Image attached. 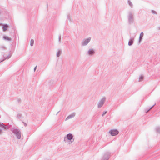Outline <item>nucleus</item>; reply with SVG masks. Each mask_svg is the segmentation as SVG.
I'll return each instance as SVG.
<instances>
[{
	"mask_svg": "<svg viewBox=\"0 0 160 160\" xmlns=\"http://www.w3.org/2000/svg\"><path fill=\"white\" fill-rule=\"evenodd\" d=\"M17 138L19 139L21 137V135H20V133H19V132H18V133H17Z\"/></svg>",
	"mask_w": 160,
	"mask_h": 160,
	"instance_id": "f8f14e48",
	"label": "nucleus"
},
{
	"mask_svg": "<svg viewBox=\"0 0 160 160\" xmlns=\"http://www.w3.org/2000/svg\"><path fill=\"white\" fill-rule=\"evenodd\" d=\"M67 138L69 140H71L72 138V135L71 134H68L67 135Z\"/></svg>",
	"mask_w": 160,
	"mask_h": 160,
	"instance_id": "20e7f679",
	"label": "nucleus"
},
{
	"mask_svg": "<svg viewBox=\"0 0 160 160\" xmlns=\"http://www.w3.org/2000/svg\"><path fill=\"white\" fill-rule=\"evenodd\" d=\"M90 38H88L86 39L84 42L83 43V45H87L90 41Z\"/></svg>",
	"mask_w": 160,
	"mask_h": 160,
	"instance_id": "f03ea898",
	"label": "nucleus"
},
{
	"mask_svg": "<svg viewBox=\"0 0 160 160\" xmlns=\"http://www.w3.org/2000/svg\"><path fill=\"white\" fill-rule=\"evenodd\" d=\"M34 43V40H31L30 41V45L31 46H33Z\"/></svg>",
	"mask_w": 160,
	"mask_h": 160,
	"instance_id": "ddd939ff",
	"label": "nucleus"
},
{
	"mask_svg": "<svg viewBox=\"0 0 160 160\" xmlns=\"http://www.w3.org/2000/svg\"><path fill=\"white\" fill-rule=\"evenodd\" d=\"M58 57H59V55L58 54Z\"/></svg>",
	"mask_w": 160,
	"mask_h": 160,
	"instance_id": "412c9836",
	"label": "nucleus"
},
{
	"mask_svg": "<svg viewBox=\"0 0 160 160\" xmlns=\"http://www.w3.org/2000/svg\"><path fill=\"white\" fill-rule=\"evenodd\" d=\"M109 157H108L106 158V160H108V159H109ZM104 158H105V157L104 158H102V160H104Z\"/></svg>",
	"mask_w": 160,
	"mask_h": 160,
	"instance_id": "2eb2a0df",
	"label": "nucleus"
},
{
	"mask_svg": "<svg viewBox=\"0 0 160 160\" xmlns=\"http://www.w3.org/2000/svg\"><path fill=\"white\" fill-rule=\"evenodd\" d=\"M71 118V116H68V117H67L66 118V119H69V118Z\"/></svg>",
	"mask_w": 160,
	"mask_h": 160,
	"instance_id": "f3484780",
	"label": "nucleus"
},
{
	"mask_svg": "<svg viewBox=\"0 0 160 160\" xmlns=\"http://www.w3.org/2000/svg\"><path fill=\"white\" fill-rule=\"evenodd\" d=\"M143 77L141 76V77H140V79H143Z\"/></svg>",
	"mask_w": 160,
	"mask_h": 160,
	"instance_id": "a211bd4d",
	"label": "nucleus"
},
{
	"mask_svg": "<svg viewBox=\"0 0 160 160\" xmlns=\"http://www.w3.org/2000/svg\"><path fill=\"white\" fill-rule=\"evenodd\" d=\"M4 38L5 40H11V38L8 37H4Z\"/></svg>",
	"mask_w": 160,
	"mask_h": 160,
	"instance_id": "6e6552de",
	"label": "nucleus"
},
{
	"mask_svg": "<svg viewBox=\"0 0 160 160\" xmlns=\"http://www.w3.org/2000/svg\"><path fill=\"white\" fill-rule=\"evenodd\" d=\"M143 33L142 32L140 33V41L141 40V39H142V38L143 37Z\"/></svg>",
	"mask_w": 160,
	"mask_h": 160,
	"instance_id": "423d86ee",
	"label": "nucleus"
},
{
	"mask_svg": "<svg viewBox=\"0 0 160 160\" xmlns=\"http://www.w3.org/2000/svg\"><path fill=\"white\" fill-rule=\"evenodd\" d=\"M109 132L111 135L114 136L118 135L119 132L116 129H112L110 130Z\"/></svg>",
	"mask_w": 160,
	"mask_h": 160,
	"instance_id": "f257e3e1",
	"label": "nucleus"
},
{
	"mask_svg": "<svg viewBox=\"0 0 160 160\" xmlns=\"http://www.w3.org/2000/svg\"><path fill=\"white\" fill-rule=\"evenodd\" d=\"M152 107H151L148 110L147 109H145L144 110V112L146 113H147L148 111H149L152 108Z\"/></svg>",
	"mask_w": 160,
	"mask_h": 160,
	"instance_id": "4468645a",
	"label": "nucleus"
},
{
	"mask_svg": "<svg viewBox=\"0 0 160 160\" xmlns=\"http://www.w3.org/2000/svg\"><path fill=\"white\" fill-rule=\"evenodd\" d=\"M133 42V41L132 40H131L130 41H129L128 42V45H131L132 44Z\"/></svg>",
	"mask_w": 160,
	"mask_h": 160,
	"instance_id": "9d476101",
	"label": "nucleus"
},
{
	"mask_svg": "<svg viewBox=\"0 0 160 160\" xmlns=\"http://www.w3.org/2000/svg\"><path fill=\"white\" fill-rule=\"evenodd\" d=\"M2 132V130L0 129V133H1Z\"/></svg>",
	"mask_w": 160,
	"mask_h": 160,
	"instance_id": "aec40b11",
	"label": "nucleus"
},
{
	"mask_svg": "<svg viewBox=\"0 0 160 160\" xmlns=\"http://www.w3.org/2000/svg\"><path fill=\"white\" fill-rule=\"evenodd\" d=\"M88 53L89 54H92L94 53V51L92 50H90L88 51Z\"/></svg>",
	"mask_w": 160,
	"mask_h": 160,
	"instance_id": "0eeeda50",
	"label": "nucleus"
},
{
	"mask_svg": "<svg viewBox=\"0 0 160 160\" xmlns=\"http://www.w3.org/2000/svg\"><path fill=\"white\" fill-rule=\"evenodd\" d=\"M103 102H100L99 103V104L98 105V107L100 108L101 107L103 104Z\"/></svg>",
	"mask_w": 160,
	"mask_h": 160,
	"instance_id": "1a4fd4ad",
	"label": "nucleus"
},
{
	"mask_svg": "<svg viewBox=\"0 0 160 160\" xmlns=\"http://www.w3.org/2000/svg\"><path fill=\"white\" fill-rule=\"evenodd\" d=\"M12 131L15 133H17L19 132L18 130L15 128L13 129Z\"/></svg>",
	"mask_w": 160,
	"mask_h": 160,
	"instance_id": "39448f33",
	"label": "nucleus"
},
{
	"mask_svg": "<svg viewBox=\"0 0 160 160\" xmlns=\"http://www.w3.org/2000/svg\"><path fill=\"white\" fill-rule=\"evenodd\" d=\"M36 68H37V66H36L35 68H34V71H35L36 70Z\"/></svg>",
	"mask_w": 160,
	"mask_h": 160,
	"instance_id": "6ab92c4d",
	"label": "nucleus"
},
{
	"mask_svg": "<svg viewBox=\"0 0 160 160\" xmlns=\"http://www.w3.org/2000/svg\"><path fill=\"white\" fill-rule=\"evenodd\" d=\"M1 126H2L3 128H4L5 129H8V128H7V127L3 124H2V125H1Z\"/></svg>",
	"mask_w": 160,
	"mask_h": 160,
	"instance_id": "9b49d317",
	"label": "nucleus"
},
{
	"mask_svg": "<svg viewBox=\"0 0 160 160\" xmlns=\"http://www.w3.org/2000/svg\"><path fill=\"white\" fill-rule=\"evenodd\" d=\"M8 28V26L7 24L4 25L2 26V29L4 31H6Z\"/></svg>",
	"mask_w": 160,
	"mask_h": 160,
	"instance_id": "7ed1b4c3",
	"label": "nucleus"
},
{
	"mask_svg": "<svg viewBox=\"0 0 160 160\" xmlns=\"http://www.w3.org/2000/svg\"><path fill=\"white\" fill-rule=\"evenodd\" d=\"M107 111L103 112L102 114V116H104V115H105L107 113Z\"/></svg>",
	"mask_w": 160,
	"mask_h": 160,
	"instance_id": "dca6fc26",
	"label": "nucleus"
}]
</instances>
